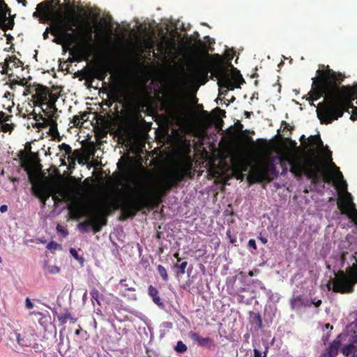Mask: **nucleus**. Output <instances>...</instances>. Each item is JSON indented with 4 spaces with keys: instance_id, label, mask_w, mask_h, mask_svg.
Listing matches in <instances>:
<instances>
[{
    "instance_id": "25",
    "label": "nucleus",
    "mask_w": 357,
    "mask_h": 357,
    "mask_svg": "<svg viewBox=\"0 0 357 357\" xmlns=\"http://www.w3.org/2000/svg\"><path fill=\"white\" fill-rule=\"evenodd\" d=\"M119 284L121 286V287L123 288L124 290H128V291H135V287L130 286L126 280H124V279L121 280L120 282H119Z\"/></svg>"
},
{
    "instance_id": "44",
    "label": "nucleus",
    "mask_w": 357,
    "mask_h": 357,
    "mask_svg": "<svg viewBox=\"0 0 357 357\" xmlns=\"http://www.w3.org/2000/svg\"><path fill=\"white\" fill-rule=\"evenodd\" d=\"M56 229H57V231H58L59 232H62V233H63L65 235H66V232H65V231H64V230L61 228V226L58 225V226H57V227H56Z\"/></svg>"
},
{
    "instance_id": "54",
    "label": "nucleus",
    "mask_w": 357,
    "mask_h": 357,
    "mask_svg": "<svg viewBox=\"0 0 357 357\" xmlns=\"http://www.w3.org/2000/svg\"><path fill=\"white\" fill-rule=\"evenodd\" d=\"M38 242H39V243H45V241H43V240H40V239H38Z\"/></svg>"
},
{
    "instance_id": "6",
    "label": "nucleus",
    "mask_w": 357,
    "mask_h": 357,
    "mask_svg": "<svg viewBox=\"0 0 357 357\" xmlns=\"http://www.w3.org/2000/svg\"><path fill=\"white\" fill-rule=\"evenodd\" d=\"M53 1H45L38 3L36 6V10L33 13L34 17H39L40 23L53 22L57 17V13H55L52 9Z\"/></svg>"
},
{
    "instance_id": "33",
    "label": "nucleus",
    "mask_w": 357,
    "mask_h": 357,
    "mask_svg": "<svg viewBox=\"0 0 357 357\" xmlns=\"http://www.w3.org/2000/svg\"><path fill=\"white\" fill-rule=\"evenodd\" d=\"M73 123L74 126H79L82 124V121H81V119L77 116H75L73 117Z\"/></svg>"
},
{
    "instance_id": "19",
    "label": "nucleus",
    "mask_w": 357,
    "mask_h": 357,
    "mask_svg": "<svg viewBox=\"0 0 357 357\" xmlns=\"http://www.w3.org/2000/svg\"><path fill=\"white\" fill-rule=\"evenodd\" d=\"M178 121H179V123L183 127V128L185 129V130L186 132H190V133L195 132V125L192 122L186 120L185 119L183 118L181 116H179L178 117Z\"/></svg>"
},
{
    "instance_id": "5",
    "label": "nucleus",
    "mask_w": 357,
    "mask_h": 357,
    "mask_svg": "<svg viewBox=\"0 0 357 357\" xmlns=\"http://www.w3.org/2000/svg\"><path fill=\"white\" fill-rule=\"evenodd\" d=\"M63 39H65V46L69 47L73 43L79 40L81 49L79 51V56L82 59H88L91 55V43L93 42V29L91 26H86L84 31L79 36L73 32H68L66 29V18L62 15L61 12L57 13V17L55 19Z\"/></svg>"
},
{
    "instance_id": "9",
    "label": "nucleus",
    "mask_w": 357,
    "mask_h": 357,
    "mask_svg": "<svg viewBox=\"0 0 357 357\" xmlns=\"http://www.w3.org/2000/svg\"><path fill=\"white\" fill-rule=\"evenodd\" d=\"M357 343V331L354 335L351 336L349 340V343L344 344L342 348V354L349 356L350 355L357 356V349L355 347V344Z\"/></svg>"
},
{
    "instance_id": "35",
    "label": "nucleus",
    "mask_w": 357,
    "mask_h": 357,
    "mask_svg": "<svg viewBox=\"0 0 357 357\" xmlns=\"http://www.w3.org/2000/svg\"><path fill=\"white\" fill-rule=\"evenodd\" d=\"M58 246L59 245L56 243L52 241L47 244V248L48 250H55L57 248Z\"/></svg>"
},
{
    "instance_id": "24",
    "label": "nucleus",
    "mask_w": 357,
    "mask_h": 357,
    "mask_svg": "<svg viewBox=\"0 0 357 357\" xmlns=\"http://www.w3.org/2000/svg\"><path fill=\"white\" fill-rule=\"evenodd\" d=\"M91 295L92 298V302L93 303L94 301H96L98 305H100L99 291L97 289H93L91 291Z\"/></svg>"
},
{
    "instance_id": "58",
    "label": "nucleus",
    "mask_w": 357,
    "mask_h": 357,
    "mask_svg": "<svg viewBox=\"0 0 357 357\" xmlns=\"http://www.w3.org/2000/svg\"><path fill=\"white\" fill-rule=\"evenodd\" d=\"M230 242L234 243L233 238H231Z\"/></svg>"
},
{
    "instance_id": "12",
    "label": "nucleus",
    "mask_w": 357,
    "mask_h": 357,
    "mask_svg": "<svg viewBox=\"0 0 357 357\" xmlns=\"http://www.w3.org/2000/svg\"><path fill=\"white\" fill-rule=\"evenodd\" d=\"M48 95L49 93L47 89L40 86L36 89V93L33 96L36 98L38 103L43 104L47 100Z\"/></svg>"
},
{
    "instance_id": "46",
    "label": "nucleus",
    "mask_w": 357,
    "mask_h": 357,
    "mask_svg": "<svg viewBox=\"0 0 357 357\" xmlns=\"http://www.w3.org/2000/svg\"><path fill=\"white\" fill-rule=\"evenodd\" d=\"M83 301L85 302V301L87 299V291H85L83 296H82Z\"/></svg>"
},
{
    "instance_id": "10",
    "label": "nucleus",
    "mask_w": 357,
    "mask_h": 357,
    "mask_svg": "<svg viewBox=\"0 0 357 357\" xmlns=\"http://www.w3.org/2000/svg\"><path fill=\"white\" fill-rule=\"evenodd\" d=\"M8 11L6 5L0 0V26L6 29H12L14 22L7 17Z\"/></svg>"
},
{
    "instance_id": "28",
    "label": "nucleus",
    "mask_w": 357,
    "mask_h": 357,
    "mask_svg": "<svg viewBox=\"0 0 357 357\" xmlns=\"http://www.w3.org/2000/svg\"><path fill=\"white\" fill-rule=\"evenodd\" d=\"M89 227H90V225L89 224V221L87 222V223L82 222V223L78 224V225H77V228L79 230H82L84 232H88L89 231Z\"/></svg>"
},
{
    "instance_id": "30",
    "label": "nucleus",
    "mask_w": 357,
    "mask_h": 357,
    "mask_svg": "<svg viewBox=\"0 0 357 357\" xmlns=\"http://www.w3.org/2000/svg\"><path fill=\"white\" fill-rule=\"evenodd\" d=\"M75 25V23L73 22V20H66V29L68 32L74 33L73 26Z\"/></svg>"
},
{
    "instance_id": "11",
    "label": "nucleus",
    "mask_w": 357,
    "mask_h": 357,
    "mask_svg": "<svg viewBox=\"0 0 357 357\" xmlns=\"http://www.w3.org/2000/svg\"><path fill=\"white\" fill-rule=\"evenodd\" d=\"M347 336V335L346 334H341L338 335V337L331 344L327 351L323 354H329L331 357H335L337 354L339 348L340 347L342 340H344Z\"/></svg>"
},
{
    "instance_id": "1",
    "label": "nucleus",
    "mask_w": 357,
    "mask_h": 357,
    "mask_svg": "<svg viewBox=\"0 0 357 357\" xmlns=\"http://www.w3.org/2000/svg\"><path fill=\"white\" fill-rule=\"evenodd\" d=\"M309 144L315 145L317 150H311L309 153L300 155L297 150H287L282 155L262 158L257 167L252 168L248 178L252 182L264 181L268 173L275 171L277 165L287 171L286 165L290 166L291 172L296 176L305 174L314 182L321 174L325 183H333L338 194L337 206L342 214L357 225V209L351 194L347 191V184L339 168L331 161L332 153L327 146H324L319 135L310 136ZM357 282V260L347 270V274L340 272L333 282V289L340 293L350 292Z\"/></svg>"
},
{
    "instance_id": "17",
    "label": "nucleus",
    "mask_w": 357,
    "mask_h": 357,
    "mask_svg": "<svg viewBox=\"0 0 357 357\" xmlns=\"http://www.w3.org/2000/svg\"><path fill=\"white\" fill-rule=\"evenodd\" d=\"M47 105V108H46V110L45 112V114L47 116V119H56V113H57V108L56 107L55 105H54V101H50L49 102H47L46 104Z\"/></svg>"
},
{
    "instance_id": "26",
    "label": "nucleus",
    "mask_w": 357,
    "mask_h": 357,
    "mask_svg": "<svg viewBox=\"0 0 357 357\" xmlns=\"http://www.w3.org/2000/svg\"><path fill=\"white\" fill-rule=\"evenodd\" d=\"M70 255L76 259L82 265L84 263V258L81 257L78 255L77 251L75 248H70Z\"/></svg>"
},
{
    "instance_id": "57",
    "label": "nucleus",
    "mask_w": 357,
    "mask_h": 357,
    "mask_svg": "<svg viewBox=\"0 0 357 357\" xmlns=\"http://www.w3.org/2000/svg\"><path fill=\"white\" fill-rule=\"evenodd\" d=\"M217 100H218V102H220V100H221V98H219Z\"/></svg>"
},
{
    "instance_id": "7",
    "label": "nucleus",
    "mask_w": 357,
    "mask_h": 357,
    "mask_svg": "<svg viewBox=\"0 0 357 357\" xmlns=\"http://www.w3.org/2000/svg\"><path fill=\"white\" fill-rule=\"evenodd\" d=\"M77 212L81 215H86L89 217V224L93 229V232H98L102 226L106 224V220L102 218L98 212L84 208L82 206H77Z\"/></svg>"
},
{
    "instance_id": "4",
    "label": "nucleus",
    "mask_w": 357,
    "mask_h": 357,
    "mask_svg": "<svg viewBox=\"0 0 357 357\" xmlns=\"http://www.w3.org/2000/svg\"><path fill=\"white\" fill-rule=\"evenodd\" d=\"M234 57V54L227 50L225 53V58L215 54L213 55L211 61L202 66L197 67L191 74L192 82H199L204 79L202 84H204L208 77V72H211L213 76L218 79V84L220 88V96L224 94L222 89H225V93L228 89L232 90L236 85L243 82V79L235 68L230 63L228 68L225 66V59L230 61Z\"/></svg>"
},
{
    "instance_id": "45",
    "label": "nucleus",
    "mask_w": 357,
    "mask_h": 357,
    "mask_svg": "<svg viewBox=\"0 0 357 357\" xmlns=\"http://www.w3.org/2000/svg\"><path fill=\"white\" fill-rule=\"evenodd\" d=\"M305 135H302V136L301 137V142H302V143H305V147H307V146H308V145H307V144L305 142H304V141H305Z\"/></svg>"
},
{
    "instance_id": "48",
    "label": "nucleus",
    "mask_w": 357,
    "mask_h": 357,
    "mask_svg": "<svg viewBox=\"0 0 357 357\" xmlns=\"http://www.w3.org/2000/svg\"><path fill=\"white\" fill-rule=\"evenodd\" d=\"M248 165H244V166L242 167L241 171H242V172H246V171L248 170Z\"/></svg>"
},
{
    "instance_id": "43",
    "label": "nucleus",
    "mask_w": 357,
    "mask_h": 357,
    "mask_svg": "<svg viewBox=\"0 0 357 357\" xmlns=\"http://www.w3.org/2000/svg\"><path fill=\"white\" fill-rule=\"evenodd\" d=\"M128 298L130 299V300H136L137 299V295L135 294H131L130 295L128 296Z\"/></svg>"
},
{
    "instance_id": "34",
    "label": "nucleus",
    "mask_w": 357,
    "mask_h": 357,
    "mask_svg": "<svg viewBox=\"0 0 357 357\" xmlns=\"http://www.w3.org/2000/svg\"><path fill=\"white\" fill-rule=\"evenodd\" d=\"M187 264V261H183L178 266L181 273H185Z\"/></svg>"
},
{
    "instance_id": "41",
    "label": "nucleus",
    "mask_w": 357,
    "mask_h": 357,
    "mask_svg": "<svg viewBox=\"0 0 357 357\" xmlns=\"http://www.w3.org/2000/svg\"><path fill=\"white\" fill-rule=\"evenodd\" d=\"M7 211H8V206L6 205L3 204L0 206L1 213H5Z\"/></svg>"
},
{
    "instance_id": "31",
    "label": "nucleus",
    "mask_w": 357,
    "mask_h": 357,
    "mask_svg": "<svg viewBox=\"0 0 357 357\" xmlns=\"http://www.w3.org/2000/svg\"><path fill=\"white\" fill-rule=\"evenodd\" d=\"M54 29V24H52V26H47L43 34V37L44 39H47L48 38L49 33H51L52 34V31Z\"/></svg>"
},
{
    "instance_id": "27",
    "label": "nucleus",
    "mask_w": 357,
    "mask_h": 357,
    "mask_svg": "<svg viewBox=\"0 0 357 357\" xmlns=\"http://www.w3.org/2000/svg\"><path fill=\"white\" fill-rule=\"evenodd\" d=\"M174 349L178 352H184L187 350V347L182 341H178Z\"/></svg>"
},
{
    "instance_id": "22",
    "label": "nucleus",
    "mask_w": 357,
    "mask_h": 357,
    "mask_svg": "<svg viewBox=\"0 0 357 357\" xmlns=\"http://www.w3.org/2000/svg\"><path fill=\"white\" fill-rule=\"evenodd\" d=\"M59 148L61 152L62 153L63 155H68V158H70L72 152V149L69 145L63 143L61 145H59Z\"/></svg>"
},
{
    "instance_id": "56",
    "label": "nucleus",
    "mask_w": 357,
    "mask_h": 357,
    "mask_svg": "<svg viewBox=\"0 0 357 357\" xmlns=\"http://www.w3.org/2000/svg\"><path fill=\"white\" fill-rule=\"evenodd\" d=\"M217 100H218V102H220V100H221V98H219Z\"/></svg>"
},
{
    "instance_id": "21",
    "label": "nucleus",
    "mask_w": 357,
    "mask_h": 357,
    "mask_svg": "<svg viewBox=\"0 0 357 357\" xmlns=\"http://www.w3.org/2000/svg\"><path fill=\"white\" fill-rule=\"evenodd\" d=\"M44 271L49 274H57L60 271V268L56 265H51L48 263H45L43 266Z\"/></svg>"
},
{
    "instance_id": "37",
    "label": "nucleus",
    "mask_w": 357,
    "mask_h": 357,
    "mask_svg": "<svg viewBox=\"0 0 357 357\" xmlns=\"http://www.w3.org/2000/svg\"><path fill=\"white\" fill-rule=\"evenodd\" d=\"M254 357H266V354L264 353V355H262L261 352L257 349H254Z\"/></svg>"
},
{
    "instance_id": "51",
    "label": "nucleus",
    "mask_w": 357,
    "mask_h": 357,
    "mask_svg": "<svg viewBox=\"0 0 357 357\" xmlns=\"http://www.w3.org/2000/svg\"><path fill=\"white\" fill-rule=\"evenodd\" d=\"M321 357H331L329 354H321Z\"/></svg>"
},
{
    "instance_id": "53",
    "label": "nucleus",
    "mask_w": 357,
    "mask_h": 357,
    "mask_svg": "<svg viewBox=\"0 0 357 357\" xmlns=\"http://www.w3.org/2000/svg\"><path fill=\"white\" fill-rule=\"evenodd\" d=\"M165 325L167 326V327H171L172 324L169 322H166L165 323Z\"/></svg>"
},
{
    "instance_id": "36",
    "label": "nucleus",
    "mask_w": 357,
    "mask_h": 357,
    "mask_svg": "<svg viewBox=\"0 0 357 357\" xmlns=\"http://www.w3.org/2000/svg\"><path fill=\"white\" fill-rule=\"evenodd\" d=\"M25 305L27 309H31L33 307V303L29 298H26L25 300Z\"/></svg>"
},
{
    "instance_id": "52",
    "label": "nucleus",
    "mask_w": 357,
    "mask_h": 357,
    "mask_svg": "<svg viewBox=\"0 0 357 357\" xmlns=\"http://www.w3.org/2000/svg\"><path fill=\"white\" fill-rule=\"evenodd\" d=\"M53 199H54L55 202H57V201L59 200V199L57 197H56V196H54Z\"/></svg>"
},
{
    "instance_id": "38",
    "label": "nucleus",
    "mask_w": 357,
    "mask_h": 357,
    "mask_svg": "<svg viewBox=\"0 0 357 357\" xmlns=\"http://www.w3.org/2000/svg\"><path fill=\"white\" fill-rule=\"evenodd\" d=\"M248 246L250 247V248H252L255 250H256L257 249V245H256L255 241L254 239H250L249 241H248Z\"/></svg>"
},
{
    "instance_id": "20",
    "label": "nucleus",
    "mask_w": 357,
    "mask_h": 357,
    "mask_svg": "<svg viewBox=\"0 0 357 357\" xmlns=\"http://www.w3.org/2000/svg\"><path fill=\"white\" fill-rule=\"evenodd\" d=\"M108 69L109 67L107 66H100L97 67L95 69V74L96 77L100 80H103L107 75Z\"/></svg>"
},
{
    "instance_id": "47",
    "label": "nucleus",
    "mask_w": 357,
    "mask_h": 357,
    "mask_svg": "<svg viewBox=\"0 0 357 357\" xmlns=\"http://www.w3.org/2000/svg\"><path fill=\"white\" fill-rule=\"evenodd\" d=\"M18 3H21L23 4L24 6H26V0H17Z\"/></svg>"
},
{
    "instance_id": "15",
    "label": "nucleus",
    "mask_w": 357,
    "mask_h": 357,
    "mask_svg": "<svg viewBox=\"0 0 357 357\" xmlns=\"http://www.w3.org/2000/svg\"><path fill=\"white\" fill-rule=\"evenodd\" d=\"M158 46L160 50L170 51L175 48L176 43L174 39H168L166 36L161 38L160 42L158 43Z\"/></svg>"
},
{
    "instance_id": "50",
    "label": "nucleus",
    "mask_w": 357,
    "mask_h": 357,
    "mask_svg": "<svg viewBox=\"0 0 357 357\" xmlns=\"http://www.w3.org/2000/svg\"><path fill=\"white\" fill-rule=\"evenodd\" d=\"M325 326H326V328H330L331 329L333 328V327L331 326L330 324H326Z\"/></svg>"
},
{
    "instance_id": "42",
    "label": "nucleus",
    "mask_w": 357,
    "mask_h": 357,
    "mask_svg": "<svg viewBox=\"0 0 357 357\" xmlns=\"http://www.w3.org/2000/svg\"><path fill=\"white\" fill-rule=\"evenodd\" d=\"M15 337H16V340H17V342H18L20 344H22V338H21L20 334H19V333H15Z\"/></svg>"
},
{
    "instance_id": "39",
    "label": "nucleus",
    "mask_w": 357,
    "mask_h": 357,
    "mask_svg": "<svg viewBox=\"0 0 357 357\" xmlns=\"http://www.w3.org/2000/svg\"><path fill=\"white\" fill-rule=\"evenodd\" d=\"M143 180H144V181H149L151 180V177L146 172H144L143 173Z\"/></svg>"
},
{
    "instance_id": "13",
    "label": "nucleus",
    "mask_w": 357,
    "mask_h": 357,
    "mask_svg": "<svg viewBox=\"0 0 357 357\" xmlns=\"http://www.w3.org/2000/svg\"><path fill=\"white\" fill-rule=\"evenodd\" d=\"M52 24H54V29L52 31V35L55 37L52 40V41L58 45H65V39H63V36L61 32V29L59 27L56 20L54 19Z\"/></svg>"
},
{
    "instance_id": "2",
    "label": "nucleus",
    "mask_w": 357,
    "mask_h": 357,
    "mask_svg": "<svg viewBox=\"0 0 357 357\" xmlns=\"http://www.w3.org/2000/svg\"><path fill=\"white\" fill-rule=\"evenodd\" d=\"M317 74V77L312 78V89L308 95L312 101L324 97V102L317 107L321 123L328 124L337 120L349 108L353 109L350 119L352 121L357 119V107H354L351 103L357 98V87L343 86L340 88L339 84L342 80L341 74L334 72L328 66L319 69Z\"/></svg>"
},
{
    "instance_id": "32",
    "label": "nucleus",
    "mask_w": 357,
    "mask_h": 357,
    "mask_svg": "<svg viewBox=\"0 0 357 357\" xmlns=\"http://www.w3.org/2000/svg\"><path fill=\"white\" fill-rule=\"evenodd\" d=\"M50 192L45 190H42L40 198L43 199V204H45V201L50 197Z\"/></svg>"
},
{
    "instance_id": "59",
    "label": "nucleus",
    "mask_w": 357,
    "mask_h": 357,
    "mask_svg": "<svg viewBox=\"0 0 357 357\" xmlns=\"http://www.w3.org/2000/svg\"><path fill=\"white\" fill-rule=\"evenodd\" d=\"M56 4H59V0L56 1Z\"/></svg>"
},
{
    "instance_id": "49",
    "label": "nucleus",
    "mask_w": 357,
    "mask_h": 357,
    "mask_svg": "<svg viewBox=\"0 0 357 357\" xmlns=\"http://www.w3.org/2000/svg\"><path fill=\"white\" fill-rule=\"evenodd\" d=\"M260 241L264 243H267V240L266 238H260Z\"/></svg>"
},
{
    "instance_id": "3",
    "label": "nucleus",
    "mask_w": 357,
    "mask_h": 357,
    "mask_svg": "<svg viewBox=\"0 0 357 357\" xmlns=\"http://www.w3.org/2000/svg\"><path fill=\"white\" fill-rule=\"evenodd\" d=\"M184 175L179 169H173L167 172L166 176L147 184L139 179L130 177L133 186H128V193L124 203L126 208H132L143 205L150 201L160 202L161 197L178 182Z\"/></svg>"
},
{
    "instance_id": "16",
    "label": "nucleus",
    "mask_w": 357,
    "mask_h": 357,
    "mask_svg": "<svg viewBox=\"0 0 357 357\" xmlns=\"http://www.w3.org/2000/svg\"><path fill=\"white\" fill-rule=\"evenodd\" d=\"M45 123L49 126L48 134L50 135L54 139L59 136V132L57 129V123L55 119L52 118L50 119H45Z\"/></svg>"
},
{
    "instance_id": "14",
    "label": "nucleus",
    "mask_w": 357,
    "mask_h": 357,
    "mask_svg": "<svg viewBox=\"0 0 357 357\" xmlns=\"http://www.w3.org/2000/svg\"><path fill=\"white\" fill-rule=\"evenodd\" d=\"M189 337L202 347H206L213 344V340L210 337H202L195 332H190Z\"/></svg>"
},
{
    "instance_id": "29",
    "label": "nucleus",
    "mask_w": 357,
    "mask_h": 357,
    "mask_svg": "<svg viewBox=\"0 0 357 357\" xmlns=\"http://www.w3.org/2000/svg\"><path fill=\"white\" fill-rule=\"evenodd\" d=\"M154 45V42L151 39L144 40V47L146 49H151Z\"/></svg>"
},
{
    "instance_id": "40",
    "label": "nucleus",
    "mask_w": 357,
    "mask_h": 357,
    "mask_svg": "<svg viewBox=\"0 0 357 357\" xmlns=\"http://www.w3.org/2000/svg\"><path fill=\"white\" fill-rule=\"evenodd\" d=\"M61 195L62 197V199H64L65 201H66V202L70 201V197L66 192H62Z\"/></svg>"
},
{
    "instance_id": "8",
    "label": "nucleus",
    "mask_w": 357,
    "mask_h": 357,
    "mask_svg": "<svg viewBox=\"0 0 357 357\" xmlns=\"http://www.w3.org/2000/svg\"><path fill=\"white\" fill-rule=\"evenodd\" d=\"M321 303L322 301L321 299H318L317 298L309 299L303 298L300 295L293 296L290 299V306L293 310H298L303 307H310L312 305L316 307H318L320 306Z\"/></svg>"
},
{
    "instance_id": "23",
    "label": "nucleus",
    "mask_w": 357,
    "mask_h": 357,
    "mask_svg": "<svg viewBox=\"0 0 357 357\" xmlns=\"http://www.w3.org/2000/svg\"><path fill=\"white\" fill-rule=\"evenodd\" d=\"M157 271H158V273L160 274V275L162 277V280L165 282L167 281L168 274H167V272L165 268L162 265H158L157 266Z\"/></svg>"
},
{
    "instance_id": "55",
    "label": "nucleus",
    "mask_w": 357,
    "mask_h": 357,
    "mask_svg": "<svg viewBox=\"0 0 357 357\" xmlns=\"http://www.w3.org/2000/svg\"><path fill=\"white\" fill-rule=\"evenodd\" d=\"M6 65L8 66L9 65V63H8V61H6Z\"/></svg>"
},
{
    "instance_id": "18",
    "label": "nucleus",
    "mask_w": 357,
    "mask_h": 357,
    "mask_svg": "<svg viewBox=\"0 0 357 357\" xmlns=\"http://www.w3.org/2000/svg\"><path fill=\"white\" fill-rule=\"evenodd\" d=\"M149 294L152 298L153 301L159 307H163V303L161 301L160 296H158V292L156 288L153 286H150L149 287Z\"/></svg>"
}]
</instances>
